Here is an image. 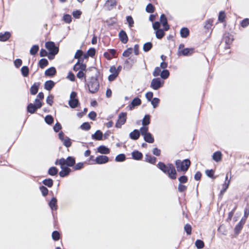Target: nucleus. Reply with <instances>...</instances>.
I'll return each instance as SVG.
<instances>
[{
	"label": "nucleus",
	"mask_w": 249,
	"mask_h": 249,
	"mask_svg": "<svg viewBox=\"0 0 249 249\" xmlns=\"http://www.w3.org/2000/svg\"><path fill=\"white\" fill-rule=\"evenodd\" d=\"M157 166L164 173L167 174L170 178L172 179L176 178L177 172L173 164L168 163L166 165L162 162H159Z\"/></svg>",
	"instance_id": "f257e3e1"
},
{
	"label": "nucleus",
	"mask_w": 249,
	"mask_h": 249,
	"mask_svg": "<svg viewBox=\"0 0 249 249\" xmlns=\"http://www.w3.org/2000/svg\"><path fill=\"white\" fill-rule=\"evenodd\" d=\"M85 82H87L86 85L89 92L95 93L98 91L99 89V83L96 77H91L87 82L86 78H85Z\"/></svg>",
	"instance_id": "f03ea898"
},
{
	"label": "nucleus",
	"mask_w": 249,
	"mask_h": 249,
	"mask_svg": "<svg viewBox=\"0 0 249 249\" xmlns=\"http://www.w3.org/2000/svg\"><path fill=\"white\" fill-rule=\"evenodd\" d=\"M75 163V158L73 157L69 156L66 159L61 158L57 159L55 161V165H66L69 167L73 166Z\"/></svg>",
	"instance_id": "7ed1b4c3"
},
{
	"label": "nucleus",
	"mask_w": 249,
	"mask_h": 249,
	"mask_svg": "<svg viewBox=\"0 0 249 249\" xmlns=\"http://www.w3.org/2000/svg\"><path fill=\"white\" fill-rule=\"evenodd\" d=\"M191 162L189 160L185 159L183 161L178 160L176 161V165L178 171L186 172L190 167Z\"/></svg>",
	"instance_id": "20e7f679"
},
{
	"label": "nucleus",
	"mask_w": 249,
	"mask_h": 249,
	"mask_svg": "<svg viewBox=\"0 0 249 249\" xmlns=\"http://www.w3.org/2000/svg\"><path fill=\"white\" fill-rule=\"evenodd\" d=\"M45 47L49 50L51 55L54 56L59 51V48L52 41H48L45 43Z\"/></svg>",
	"instance_id": "39448f33"
},
{
	"label": "nucleus",
	"mask_w": 249,
	"mask_h": 249,
	"mask_svg": "<svg viewBox=\"0 0 249 249\" xmlns=\"http://www.w3.org/2000/svg\"><path fill=\"white\" fill-rule=\"evenodd\" d=\"M164 82L160 78H155L151 80L150 87L154 90H158L163 86Z\"/></svg>",
	"instance_id": "423d86ee"
},
{
	"label": "nucleus",
	"mask_w": 249,
	"mask_h": 249,
	"mask_svg": "<svg viewBox=\"0 0 249 249\" xmlns=\"http://www.w3.org/2000/svg\"><path fill=\"white\" fill-rule=\"evenodd\" d=\"M127 113L126 112H121L119 114L118 119L115 124V127L121 128L122 125L124 124L126 120Z\"/></svg>",
	"instance_id": "0eeeda50"
},
{
	"label": "nucleus",
	"mask_w": 249,
	"mask_h": 249,
	"mask_svg": "<svg viewBox=\"0 0 249 249\" xmlns=\"http://www.w3.org/2000/svg\"><path fill=\"white\" fill-rule=\"evenodd\" d=\"M234 38L233 36L232 35L230 34L229 33H226L224 35L223 37V41L226 44V46H225V49H229V45H231L232 41H233Z\"/></svg>",
	"instance_id": "6e6552de"
},
{
	"label": "nucleus",
	"mask_w": 249,
	"mask_h": 249,
	"mask_svg": "<svg viewBox=\"0 0 249 249\" xmlns=\"http://www.w3.org/2000/svg\"><path fill=\"white\" fill-rule=\"evenodd\" d=\"M160 22L164 27V31H168L170 28V26L168 24L167 18L163 14H161L160 17Z\"/></svg>",
	"instance_id": "1a4fd4ad"
},
{
	"label": "nucleus",
	"mask_w": 249,
	"mask_h": 249,
	"mask_svg": "<svg viewBox=\"0 0 249 249\" xmlns=\"http://www.w3.org/2000/svg\"><path fill=\"white\" fill-rule=\"evenodd\" d=\"M60 167L62 170L59 172V175L61 177L63 178L68 176L71 171L70 168L65 165H60Z\"/></svg>",
	"instance_id": "9d476101"
},
{
	"label": "nucleus",
	"mask_w": 249,
	"mask_h": 249,
	"mask_svg": "<svg viewBox=\"0 0 249 249\" xmlns=\"http://www.w3.org/2000/svg\"><path fill=\"white\" fill-rule=\"evenodd\" d=\"M109 159L106 156L100 155L96 157L95 161L97 164H104L108 161Z\"/></svg>",
	"instance_id": "9b49d317"
},
{
	"label": "nucleus",
	"mask_w": 249,
	"mask_h": 249,
	"mask_svg": "<svg viewBox=\"0 0 249 249\" xmlns=\"http://www.w3.org/2000/svg\"><path fill=\"white\" fill-rule=\"evenodd\" d=\"M194 52V48H185L181 51H178V54H182L183 56H190Z\"/></svg>",
	"instance_id": "f8f14e48"
},
{
	"label": "nucleus",
	"mask_w": 249,
	"mask_h": 249,
	"mask_svg": "<svg viewBox=\"0 0 249 249\" xmlns=\"http://www.w3.org/2000/svg\"><path fill=\"white\" fill-rule=\"evenodd\" d=\"M86 65L83 64L82 63H80V60H78V62L75 64L73 67V70L74 71H77L78 70L80 71H86Z\"/></svg>",
	"instance_id": "ddd939ff"
},
{
	"label": "nucleus",
	"mask_w": 249,
	"mask_h": 249,
	"mask_svg": "<svg viewBox=\"0 0 249 249\" xmlns=\"http://www.w3.org/2000/svg\"><path fill=\"white\" fill-rule=\"evenodd\" d=\"M119 37L121 41L125 44L128 41V37L126 32L124 30H121L119 33Z\"/></svg>",
	"instance_id": "4468645a"
},
{
	"label": "nucleus",
	"mask_w": 249,
	"mask_h": 249,
	"mask_svg": "<svg viewBox=\"0 0 249 249\" xmlns=\"http://www.w3.org/2000/svg\"><path fill=\"white\" fill-rule=\"evenodd\" d=\"M103 134L100 130H97L95 133L91 135V138L96 141L103 140Z\"/></svg>",
	"instance_id": "2eb2a0df"
},
{
	"label": "nucleus",
	"mask_w": 249,
	"mask_h": 249,
	"mask_svg": "<svg viewBox=\"0 0 249 249\" xmlns=\"http://www.w3.org/2000/svg\"><path fill=\"white\" fill-rule=\"evenodd\" d=\"M141 103V100L139 98L135 97L132 101L131 104L128 106L129 109L131 110L135 107L140 105Z\"/></svg>",
	"instance_id": "dca6fc26"
},
{
	"label": "nucleus",
	"mask_w": 249,
	"mask_h": 249,
	"mask_svg": "<svg viewBox=\"0 0 249 249\" xmlns=\"http://www.w3.org/2000/svg\"><path fill=\"white\" fill-rule=\"evenodd\" d=\"M117 1L116 0H107L105 3V6L108 10H112L116 5Z\"/></svg>",
	"instance_id": "f3484780"
},
{
	"label": "nucleus",
	"mask_w": 249,
	"mask_h": 249,
	"mask_svg": "<svg viewBox=\"0 0 249 249\" xmlns=\"http://www.w3.org/2000/svg\"><path fill=\"white\" fill-rule=\"evenodd\" d=\"M140 136V133L138 129H134L129 133V137L131 140H137Z\"/></svg>",
	"instance_id": "a211bd4d"
},
{
	"label": "nucleus",
	"mask_w": 249,
	"mask_h": 249,
	"mask_svg": "<svg viewBox=\"0 0 249 249\" xmlns=\"http://www.w3.org/2000/svg\"><path fill=\"white\" fill-rule=\"evenodd\" d=\"M131 155H132V158L134 160H142V159L143 157L142 154L141 152H140L138 150H135V151H133L131 153Z\"/></svg>",
	"instance_id": "6ab92c4d"
},
{
	"label": "nucleus",
	"mask_w": 249,
	"mask_h": 249,
	"mask_svg": "<svg viewBox=\"0 0 249 249\" xmlns=\"http://www.w3.org/2000/svg\"><path fill=\"white\" fill-rule=\"evenodd\" d=\"M246 221H245V218H242L240 222L237 224V225L235 227L234 231L235 233H238L243 228V225L245 224Z\"/></svg>",
	"instance_id": "aec40b11"
},
{
	"label": "nucleus",
	"mask_w": 249,
	"mask_h": 249,
	"mask_svg": "<svg viewBox=\"0 0 249 249\" xmlns=\"http://www.w3.org/2000/svg\"><path fill=\"white\" fill-rule=\"evenodd\" d=\"M228 174H227L226 178H225V182L224 184L223 185V189L220 191V195L222 196L223 195V194L226 191L227 189L229 187L230 182V179L228 180Z\"/></svg>",
	"instance_id": "412c9836"
},
{
	"label": "nucleus",
	"mask_w": 249,
	"mask_h": 249,
	"mask_svg": "<svg viewBox=\"0 0 249 249\" xmlns=\"http://www.w3.org/2000/svg\"><path fill=\"white\" fill-rule=\"evenodd\" d=\"M57 199L55 197H53L49 202V205L52 211L56 210L57 209Z\"/></svg>",
	"instance_id": "4be33fe9"
},
{
	"label": "nucleus",
	"mask_w": 249,
	"mask_h": 249,
	"mask_svg": "<svg viewBox=\"0 0 249 249\" xmlns=\"http://www.w3.org/2000/svg\"><path fill=\"white\" fill-rule=\"evenodd\" d=\"M56 73V69L54 67H52L47 70H46L45 71V74L46 76H53Z\"/></svg>",
	"instance_id": "5701e85b"
},
{
	"label": "nucleus",
	"mask_w": 249,
	"mask_h": 249,
	"mask_svg": "<svg viewBox=\"0 0 249 249\" xmlns=\"http://www.w3.org/2000/svg\"><path fill=\"white\" fill-rule=\"evenodd\" d=\"M97 151L99 153L103 154H107L110 152L109 149L105 145L99 146L97 148Z\"/></svg>",
	"instance_id": "b1692460"
},
{
	"label": "nucleus",
	"mask_w": 249,
	"mask_h": 249,
	"mask_svg": "<svg viewBox=\"0 0 249 249\" xmlns=\"http://www.w3.org/2000/svg\"><path fill=\"white\" fill-rule=\"evenodd\" d=\"M39 85V83H35L31 86L30 89V92L31 94L35 95L37 93Z\"/></svg>",
	"instance_id": "393cba45"
},
{
	"label": "nucleus",
	"mask_w": 249,
	"mask_h": 249,
	"mask_svg": "<svg viewBox=\"0 0 249 249\" xmlns=\"http://www.w3.org/2000/svg\"><path fill=\"white\" fill-rule=\"evenodd\" d=\"M157 158L149 154H146L145 161L151 164H155L156 162Z\"/></svg>",
	"instance_id": "a878e982"
},
{
	"label": "nucleus",
	"mask_w": 249,
	"mask_h": 249,
	"mask_svg": "<svg viewBox=\"0 0 249 249\" xmlns=\"http://www.w3.org/2000/svg\"><path fill=\"white\" fill-rule=\"evenodd\" d=\"M143 139L146 142L149 143H152L154 142V138L150 132L144 135Z\"/></svg>",
	"instance_id": "bb28decb"
},
{
	"label": "nucleus",
	"mask_w": 249,
	"mask_h": 249,
	"mask_svg": "<svg viewBox=\"0 0 249 249\" xmlns=\"http://www.w3.org/2000/svg\"><path fill=\"white\" fill-rule=\"evenodd\" d=\"M37 109H38V108H37L36 106L32 103H30L27 107V111L31 114L34 113Z\"/></svg>",
	"instance_id": "cd10ccee"
},
{
	"label": "nucleus",
	"mask_w": 249,
	"mask_h": 249,
	"mask_svg": "<svg viewBox=\"0 0 249 249\" xmlns=\"http://www.w3.org/2000/svg\"><path fill=\"white\" fill-rule=\"evenodd\" d=\"M11 36V34L8 32H5L4 34L0 33V41H6Z\"/></svg>",
	"instance_id": "c85d7f7f"
},
{
	"label": "nucleus",
	"mask_w": 249,
	"mask_h": 249,
	"mask_svg": "<svg viewBox=\"0 0 249 249\" xmlns=\"http://www.w3.org/2000/svg\"><path fill=\"white\" fill-rule=\"evenodd\" d=\"M54 86V82L52 80H48L44 84V88L47 90H50Z\"/></svg>",
	"instance_id": "c756f323"
},
{
	"label": "nucleus",
	"mask_w": 249,
	"mask_h": 249,
	"mask_svg": "<svg viewBox=\"0 0 249 249\" xmlns=\"http://www.w3.org/2000/svg\"><path fill=\"white\" fill-rule=\"evenodd\" d=\"M190 34V31L187 28L183 27L182 28L180 31V36L182 38H186Z\"/></svg>",
	"instance_id": "7c9ffc66"
},
{
	"label": "nucleus",
	"mask_w": 249,
	"mask_h": 249,
	"mask_svg": "<svg viewBox=\"0 0 249 249\" xmlns=\"http://www.w3.org/2000/svg\"><path fill=\"white\" fill-rule=\"evenodd\" d=\"M69 105L71 108H74L78 106L79 102L77 99L70 100L69 101Z\"/></svg>",
	"instance_id": "2f4dec72"
},
{
	"label": "nucleus",
	"mask_w": 249,
	"mask_h": 249,
	"mask_svg": "<svg viewBox=\"0 0 249 249\" xmlns=\"http://www.w3.org/2000/svg\"><path fill=\"white\" fill-rule=\"evenodd\" d=\"M222 159V154L220 151H216L213 154V159L216 162H219Z\"/></svg>",
	"instance_id": "473e14b6"
},
{
	"label": "nucleus",
	"mask_w": 249,
	"mask_h": 249,
	"mask_svg": "<svg viewBox=\"0 0 249 249\" xmlns=\"http://www.w3.org/2000/svg\"><path fill=\"white\" fill-rule=\"evenodd\" d=\"M58 172V169L56 167L53 166L50 167L48 171V173L50 176H54L57 174Z\"/></svg>",
	"instance_id": "72a5a7b5"
},
{
	"label": "nucleus",
	"mask_w": 249,
	"mask_h": 249,
	"mask_svg": "<svg viewBox=\"0 0 249 249\" xmlns=\"http://www.w3.org/2000/svg\"><path fill=\"white\" fill-rule=\"evenodd\" d=\"M150 123V115L146 114L144 116L142 121V124L143 126H147Z\"/></svg>",
	"instance_id": "f704fd0d"
},
{
	"label": "nucleus",
	"mask_w": 249,
	"mask_h": 249,
	"mask_svg": "<svg viewBox=\"0 0 249 249\" xmlns=\"http://www.w3.org/2000/svg\"><path fill=\"white\" fill-rule=\"evenodd\" d=\"M49 64L48 61L45 58L41 59L38 63L39 66L41 69H43Z\"/></svg>",
	"instance_id": "c9c22d12"
},
{
	"label": "nucleus",
	"mask_w": 249,
	"mask_h": 249,
	"mask_svg": "<svg viewBox=\"0 0 249 249\" xmlns=\"http://www.w3.org/2000/svg\"><path fill=\"white\" fill-rule=\"evenodd\" d=\"M156 36L158 39H161L164 36L165 33L163 30L159 29L156 30Z\"/></svg>",
	"instance_id": "e433bc0d"
},
{
	"label": "nucleus",
	"mask_w": 249,
	"mask_h": 249,
	"mask_svg": "<svg viewBox=\"0 0 249 249\" xmlns=\"http://www.w3.org/2000/svg\"><path fill=\"white\" fill-rule=\"evenodd\" d=\"M42 183L44 185L50 188L53 186V182L52 179L48 178L44 179L42 181Z\"/></svg>",
	"instance_id": "4c0bfd02"
},
{
	"label": "nucleus",
	"mask_w": 249,
	"mask_h": 249,
	"mask_svg": "<svg viewBox=\"0 0 249 249\" xmlns=\"http://www.w3.org/2000/svg\"><path fill=\"white\" fill-rule=\"evenodd\" d=\"M152 43L150 42H148L144 44L143 46V50L145 52H147L150 51L152 48Z\"/></svg>",
	"instance_id": "58836bf2"
},
{
	"label": "nucleus",
	"mask_w": 249,
	"mask_h": 249,
	"mask_svg": "<svg viewBox=\"0 0 249 249\" xmlns=\"http://www.w3.org/2000/svg\"><path fill=\"white\" fill-rule=\"evenodd\" d=\"M139 130L140 131V135L141 134L143 136L149 133L148 127L147 126L143 125V126L141 127Z\"/></svg>",
	"instance_id": "ea45409f"
},
{
	"label": "nucleus",
	"mask_w": 249,
	"mask_h": 249,
	"mask_svg": "<svg viewBox=\"0 0 249 249\" xmlns=\"http://www.w3.org/2000/svg\"><path fill=\"white\" fill-rule=\"evenodd\" d=\"M29 70L27 66H23L21 69L22 75L24 77H27L29 75Z\"/></svg>",
	"instance_id": "a19ab883"
},
{
	"label": "nucleus",
	"mask_w": 249,
	"mask_h": 249,
	"mask_svg": "<svg viewBox=\"0 0 249 249\" xmlns=\"http://www.w3.org/2000/svg\"><path fill=\"white\" fill-rule=\"evenodd\" d=\"M39 50V46L37 45H33L30 50L31 55H35Z\"/></svg>",
	"instance_id": "79ce46f5"
},
{
	"label": "nucleus",
	"mask_w": 249,
	"mask_h": 249,
	"mask_svg": "<svg viewBox=\"0 0 249 249\" xmlns=\"http://www.w3.org/2000/svg\"><path fill=\"white\" fill-rule=\"evenodd\" d=\"M170 75V72L168 70H163L162 71L160 75L161 78L163 79H167Z\"/></svg>",
	"instance_id": "37998d69"
},
{
	"label": "nucleus",
	"mask_w": 249,
	"mask_h": 249,
	"mask_svg": "<svg viewBox=\"0 0 249 249\" xmlns=\"http://www.w3.org/2000/svg\"><path fill=\"white\" fill-rule=\"evenodd\" d=\"M160 102V100L158 98H153L152 100L151 101V105H152L153 108H156Z\"/></svg>",
	"instance_id": "c03bdc74"
},
{
	"label": "nucleus",
	"mask_w": 249,
	"mask_h": 249,
	"mask_svg": "<svg viewBox=\"0 0 249 249\" xmlns=\"http://www.w3.org/2000/svg\"><path fill=\"white\" fill-rule=\"evenodd\" d=\"M126 157L124 154L118 155L115 158V160L117 162H122L125 160Z\"/></svg>",
	"instance_id": "a18cd8bd"
},
{
	"label": "nucleus",
	"mask_w": 249,
	"mask_h": 249,
	"mask_svg": "<svg viewBox=\"0 0 249 249\" xmlns=\"http://www.w3.org/2000/svg\"><path fill=\"white\" fill-rule=\"evenodd\" d=\"M90 127V125L88 122H85L83 123L80 126V128L81 129L86 131L89 130Z\"/></svg>",
	"instance_id": "49530a36"
},
{
	"label": "nucleus",
	"mask_w": 249,
	"mask_h": 249,
	"mask_svg": "<svg viewBox=\"0 0 249 249\" xmlns=\"http://www.w3.org/2000/svg\"><path fill=\"white\" fill-rule=\"evenodd\" d=\"M63 144L66 147H69L71 145V139L68 137H65V139L64 140L62 141Z\"/></svg>",
	"instance_id": "de8ad7c7"
},
{
	"label": "nucleus",
	"mask_w": 249,
	"mask_h": 249,
	"mask_svg": "<svg viewBox=\"0 0 249 249\" xmlns=\"http://www.w3.org/2000/svg\"><path fill=\"white\" fill-rule=\"evenodd\" d=\"M45 122L48 124H52L53 122V118L50 115H47L45 118Z\"/></svg>",
	"instance_id": "09e8293b"
},
{
	"label": "nucleus",
	"mask_w": 249,
	"mask_h": 249,
	"mask_svg": "<svg viewBox=\"0 0 249 249\" xmlns=\"http://www.w3.org/2000/svg\"><path fill=\"white\" fill-rule=\"evenodd\" d=\"M146 11L149 13H152L154 12V6L151 4L149 3L146 7Z\"/></svg>",
	"instance_id": "8fccbe9b"
},
{
	"label": "nucleus",
	"mask_w": 249,
	"mask_h": 249,
	"mask_svg": "<svg viewBox=\"0 0 249 249\" xmlns=\"http://www.w3.org/2000/svg\"><path fill=\"white\" fill-rule=\"evenodd\" d=\"M63 20L66 23H70L71 21V17L69 14H65L63 16Z\"/></svg>",
	"instance_id": "3c124183"
},
{
	"label": "nucleus",
	"mask_w": 249,
	"mask_h": 249,
	"mask_svg": "<svg viewBox=\"0 0 249 249\" xmlns=\"http://www.w3.org/2000/svg\"><path fill=\"white\" fill-rule=\"evenodd\" d=\"M161 71L160 70V68L159 67H157L155 68L154 71L153 72V75L154 77H157L160 75Z\"/></svg>",
	"instance_id": "603ef678"
},
{
	"label": "nucleus",
	"mask_w": 249,
	"mask_h": 249,
	"mask_svg": "<svg viewBox=\"0 0 249 249\" xmlns=\"http://www.w3.org/2000/svg\"><path fill=\"white\" fill-rule=\"evenodd\" d=\"M126 19L128 24L129 28L133 27L134 20L132 17L131 16H127Z\"/></svg>",
	"instance_id": "864d4df0"
},
{
	"label": "nucleus",
	"mask_w": 249,
	"mask_h": 249,
	"mask_svg": "<svg viewBox=\"0 0 249 249\" xmlns=\"http://www.w3.org/2000/svg\"><path fill=\"white\" fill-rule=\"evenodd\" d=\"M39 189L41 192L42 196H46L48 194V189L44 186H41Z\"/></svg>",
	"instance_id": "5fc2aeb1"
},
{
	"label": "nucleus",
	"mask_w": 249,
	"mask_h": 249,
	"mask_svg": "<svg viewBox=\"0 0 249 249\" xmlns=\"http://www.w3.org/2000/svg\"><path fill=\"white\" fill-rule=\"evenodd\" d=\"M213 20L212 19H209L206 21V23L204 25V28L209 30L211 28L213 25Z\"/></svg>",
	"instance_id": "6e6d98bb"
},
{
	"label": "nucleus",
	"mask_w": 249,
	"mask_h": 249,
	"mask_svg": "<svg viewBox=\"0 0 249 249\" xmlns=\"http://www.w3.org/2000/svg\"><path fill=\"white\" fill-rule=\"evenodd\" d=\"M132 48H129L123 52V55L124 57H128L132 53Z\"/></svg>",
	"instance_id": "4d7b16f0"
},
{
	"label": "nucleus",
	"mask_w": 249,
	"mask_h": 249,
	"mask_svg": "<svg viewBox=\"0 0 249 249\" xmlns=\"http://www.w3.org/2000/svg\"><path fill=\"white\" fill-rule=\"evenodd\" d=\"M195 245L198 249H202L204 246L203 242L200 240H197L196 241Z\"/></svg>",
	"instance_id": "13d9d810"
},
{
	"label": "nucleus",
	"mask_w": 249,
	"mask_h": 249,
	"mask_svg": "<svg viewBox=\"0 0 249 249\" xmlns=\"http://www.w3.org/2000/svg\"><path fill=\"white\" fill-rule=\"evenodd\" d=\"M132 66L131 64V63L129 62V61H128V60L126 59L124 61V69H126L127 70H129L132 68Z\"/></svg>",
	"instance_id": "bf43d9fd"
},
{
	"label": "nucleus",
	"mask_w": 249,
	"mask_h": 249,
	"mask_svg": "<svg viewBox=\"0 0 249 249\" xmlns=\"http://www.w3.org/2000/svg\"><path fill=\"white\" fill-rule=\"evenodd\" d=\"M236 209V206H235L233 209L229 213L228 217L227 218V221H231V218L233 215V214L234 213V212L235 210Z\"/></svg>",
	"instance_id": "052dcab7"
},
{
	"label": "nucleus",
	"mask_w": 249,
	"mask_h": 249,
	"mask_svg": "<svg viewBox=\"0 0 249 249\" xmlns=\"http://www.w3.org/2000/svg\"><path fill=\"white\" fill-rule=\"evenodd\" d=\"M82 12L80 10H75L72 12V15L75 18H79Z\"/></svg>",
	"instance_id": "680f3d73"
},
{
	"label": "nucleus",
	"mask_w": 249,
	"mask_h": 249,
	"mask_svg": "<svg viewBox=\"0 0 249 249\" xmlns=\"http://www.w3.org/2000/svg\"><path fill=\"white\" fill-rule=\"evenodd\" d=\"M179 184L185 183L188 181V178L186 176H182L178 178Z\"/></svg>",
	"instance_id": "e2e57ef3"
},
{
	"label": "nucleus",
	"mask_w": 249,
	"mask_h": 249,
	"mask_svg": "<svg viewBox=\"0 0 249 249\" xmlns=\"http://www.w3.org/2000/svg\"><path fill=\"white\" fill-rule=\"evenodd\" d=\"M53 95H49L46 99V102L48 104L52 106L53 103Z\"/></svg>",
	"instance_id": "0e129e2a"
},
{
	"label": "nucleus",
	"mask_w": 249,
	"mask_h": 249,
	"mask_svg": "<svg viewBox=\"0 0 249 249\" xmlns=\"http://www.w3.org/2000/svg\"><path fill=\"white\" fill-rule=\"evenodd\" d=\"M225 18V14L223 11L220 12L218 16V20L220 22H223Z\"/></svg>",
	"instance_id": "69168bd1"
},
{
	"label": "nucleus",
	"mask_w": 249,
	"mask_h": 249,
	"mask_svg": "<svg viewBox=\"0 0 249 249\" xmlns=\"http://www.w3.org/2000/svg\"><path fill=\"white\" fill-rule=\"evenodd\" d=\"M95 49L93 48H90L87 52V53L90 57H93L95 54Z\"/></svg>",
	"instance_id": "338daca9"
},
{
	"label": "nucleus",
	"mask_w": 249,
	"mask_h": 249,
	"mask_svg": "<svg viewBox=\"0 0 249 249\" xmlns=\"http://www.w3.org/2000/svg\"><path fill=\"white\" fill-rule=\"evenodd\" d=\"M241 25L243 28L246 27L249 25V19L245 18L243 19L241 22Z\"/></svg>",
	"instance_id": "774afa93"
}]
</instances>
